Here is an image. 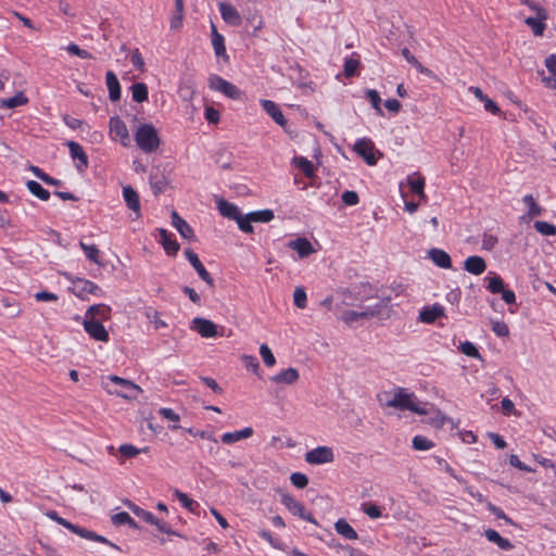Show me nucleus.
<instances>
[{"mask_svg":"<svg viewBox=\"0 0 556 556\" xmlns=\"http://www.w3.org/2000/svg\"><path fill=\"white\" fill-rule=\"evenodd\" d=\"M46 516L58 522L59 525L63 526L64 528L68 529L71 532L79 535L80 538L83 539H86V540H91V541H96V542H99V543H102V544H106L117 551H121V547L114 543H112L111 541H109L106 538H104L103 535H100L91 530H88V529H85V528H81L77 525H74L72 523L71 521L64 519L63 517L59 516L58 511L55 510H48L46 513Z\"/></svg>","mask_w":556,"mask_h":556,"instance_id":"f257e3e1","label":"nucleus"},{"mask_svg":"<svg viewBox=\"0 0 556 556\" xmlns=\"http://www.w3.org/2000/svg\"><path fill=\"white\" fill-rule=\"evenodd\" d=\"M135 141L138 148L146 153L156 151L161 143L156 128L152 124L140 125L135 132Z\"/></svg>","mask_w":556,"mask_h":556,"instance_id":"f03ea898","label":"nucleus"},{"mask_svg":"<svg viewBox=\"0 0 556 556\" xmlns=\"http://www.w3.org/2000/svg\"><path fill=\"white\" fill-rule=\"evenodd\" d=\"M384 405L388 407L397 408L400 410H409L419 415H425L427 413L416 403L415 394L407 393L402 388L395 389L392 399L387 400Z\"/></svg>","mask_w":556,"mask_h":556,"instance_id":"7ed1b4c3","label":"nucleus"},{"mask_svg":"<svg viewBox=\"0 0 556 556\" xmlns=\"http://www.w3.org/2000/svg\"><path fill=\"white\" fill-rule=\"evenodd\" d=\"M66 278L71 281L72 286L70 288L71 292L75 294L77 298L81 300H87L88 294H93L97 296H102V289L91 280L80 278V277H72L70 275H65Z\"/></svg>","mask_w":556,"mask_h":556,"instance_id":"20e7f679","label":"nucleus"},{"mask_svg":"<svg viewBox=\"0 0 556 556\" xmlns=\"http://www.w3.org/2000/svg\"><path fill=\"white\" fill-rule=\"evenodd\" d=\"M208 87L225 94L232 100H239L243 92L232 83L224 79L218 75H211L208 78Z\"/></svg>","mask_w":556,"mask_h":556,"instance_id":"39448f33","label":"nucleus"},{"mask_svg":"<svg viewBox=\"0 0 556 556\" xmlns=\"http://www.w3.org/2000/svg\"><path fill=\"white\" fill-rule=\"evenodd\" d=\"M333 459V450L329 446H318L305 453V462L309 465L328 464Z\"/></svg>","mask_w":556,"mask_h":556,"instance_id":"423d86ee","label":"nucleus"},{"mask_svg":"<svg viewBox=\"0 0 556 556\" xmlns=\"http://www.w3.org/2000/svg\"><path fill=\"white\" fill-rule=\"evenodd\" d=\"M110 380L121 387V389L115 390L114 393L124 399H136L137 393L141 391V389L130 380L121 378L118 376H110ZM110 392L113 393V391Z\"/></svg>","mask_w":556,"mask_h":556,"instance_id":"0eeeda50","label":"nucleus"},{"mask_svg":"<svg viewBox=\"0 0 556 556\" xmlns=\"http://www.w3.org/2000/svg\"><path fill=\"white\" fill-rule=\"evenodd\" d=\"M184 254L194 270L198 273L199 277L210 287H214V279L200 261L198 254L192 249H186Z\"/></svg>","mask_w":556,"mask_h":556,"instance_id":"6e6552de","label":"nucleus"},{"mask_svg":"<svg viewBox=\"0 0 556 556\" xmlns=\"http://www.w3.org/2000/svg\"><path fill=\"white\" fill-rule=\"evenodd\" d=\"M84 329L92 339L97 341L108 342L110 340L109 332L101 324V321L96 318H86L84 320Z\"/></svg>","mask_w":556,"mask_h":556,"instance_id":"1a4fd4ad","label":"nucleus"},{"mask_svg":"<svg viewBox=\"0 0 556 556\" xmlns=\"http://www.w3.org/2000/svg\"><path fill=\"white\" fill-rule=\"evenodd\" d=\"M190 328L197 331L202 338H215L218 336L217 325L203 317L193 318Z\"/></svg>","mask_w":556,"mask_h":556,"instance_id":"9d476101","label":"nucleus"},{"mask_svg":"<svg viewBox=\"0 0 556 556\" xmlns=\"http://www.w3.org/2000/svg\"><path fill=\"white\" fill-rule=\"evenodd\" d=\"M123 199L127 207L135 214L134 219L141 217V204L138 192L129 185L123 187Z\"/></svg>","mask_w":556,"mask_h":556,"instance_id":"9b49d317","label":"nucleus"},{"mask_svg":"<svg viewBox=\"0 0 556 556\" xmlns=\"http://www.w3.org/2000/svg\"><path fill=\"white\" fill-rule=\"evenodd\" d=\"M354 150L368 165H375L377 163V157L374 153L375 147L370 140L366 138L358 139L354 144Z\"/></svg>","mask_w":556,"mask_h":556,"instance_id":"f8f14e48","label":"nucleus"},{"mask_svg":"<svg viewBox=\"0 0 556 556\" xmlns=\"http://www.w3.org/2000/svg\"><path fill=\"white\" fill-rule=\"evenodd\" d=\"M67 147L70 149V153L73 160H77V163L75 164L76 169L79 173L85 172L88 168L89 162H88V155L84 151L83 147L75 141H68Z\"/></svg>","mask_w":556,"mask_h":556,"instance_id":"ddd939ff","label":"nucleus"},{"mask_svg":"<svg viewBox=\"0 0 556 556\" xmlns=\"http://www.w3.org/2000/svg\"><path fill=\"white\" fill-rule=\"evenodd\" d=\"M263 110L274 119L276 124L286 129L288 121L285 117L279 105L271 100L262 99L260 101Z\"/></svg>","mask_w":556,"mask_h":556,"instance_id":"4468645a","label":"nucleus"},{"mask_svg":"<svg viewBox=\"0 0 556 556\" xmlns=\"http://www.w3.org/2000/svg\"><path fill=\"white\" fill-rule=\"evenodd\" d=\"M219 13L223 20L232 26L241 25L242 18L238 10L230 3L219 2L218 3Z\"/></svg>","mask_w":556,"mask_h":556,"instance_id":"2eb2a0df","label":"nucleus"},{"mask_svg":"<svg viewBox=\"0 0 556 556\" xmlns=\"http://www.w3.org/2000/svg\"><path fill=\"white\" fill-rule=\"evenodd\" d=\"M157 231L160 235L159 242L162 244L166 254L170 256L176 255L177 252L179 251L180 245L177 242V240L173 238V233H170L164 228H159Z\"/></svg>","mask_w":556,"mask_h":556,"instance_id":"dca6fc26","label":"nucleus"},{"mask_svg":"<svg viewBox=\"0 0 556 556\" xmlns=\"http://www.w3.org/2000/svg\"><path fill=\"white\" fill-rule=\"evenodd\" d=\"M110 132L121 139L124 146L127 143L125 141L129 140V132L126 124L118 116H112L109 122Z\"/></svg>","mask_w":556,"mask_h":556,"instance_id":"f3484780","label":"nucleus"},{"mask_svg":"<svg viewBox=\"0 0 556 556\" xmlns=\"http://www.w3.org/2000/svg\"><path fill=\"white\" fill-rule=\"evenodd\" d=\"M172 224L182 238L191 241L195 240L193 229L176 211L172 212Z\"/></svg>","mask_w":556,"mask_h":556,"instance_id":"a211bd4d","label":"nucleus"},{"mask_svg":"<svg viewBox=\"0 0 556 556\" xmlns=\"http://www.w3.org/2000/svg\"><path fill=\"white\" fill-rule=\"evenodd\" d=\"M444 316V308L440 304L424 307L419 313V320L425 324H433L439 317Z\"/></svg>","mask_w":556,"mask_h":556,"instance_id":"6ab92c4d","label":"nucleus"},{"mask_svg":"<svg viewBox=\"0 0 556 556\" xmlns=\"http://www.w3.org/2000/svg\"><path fill=\"white\" fill-rule=\"evenodd\" d=\"M430 260L440 268H452V258L444 250L432 248L428 252Z\"/></svg>","mask_w":556,"mask_h":556,"instance_id":"aec40b11","label":"nucleus"},{"mask_svg":"<svg viewBox=\"0 0 556 556\" xmlns=\"http://www.w3.org/2000/svg\"><path fill=\"white\" fill-rule=\"evenodd\" d=\"M464 269L472 275H481L486 269V263L481 256H468L464 262Z\"/></svg>","mask_w":556,"mask_h":556,"instance_id":"412c9836","label":"nucleus"},{"mask_svg":"<svg viewBox=\"0 0 556 556\" xmlns=\"http://www.w3.org/2000/svg\"><path fill=\"white\" fill-rule=\"evenodd\" d=\"M288 247L296 251L301 258L307 257L315 251L312 243L306 238H296L291 240L289 241Z\"/></svg>","mask_w":556,"mask_h":556,"instance_id":"4be33fe9","label":"nucleus"},{"mask_svg":"<svg viewBox=\"0 0 556 556\" xmlns=\"http://www.w3.org/2000/svg\"><path fill=\"white\" fill-rule=\"evenodd\" d=\"M217 210L223 217H226L230 220L237 219L238 216L241 214V211L236 204L225 199H219L217 201Z\"/></svg>","mask_w":556,"mask_h":556,"instance_id":"5701e85b","label":"nucleus"},{"mask_svg":"<svg viewBox=\"0 0 556 556\" xmlns=\"http://www.w3.org/2000/svg\"><path fill=\"white\" fill-rule=\"evenodd\" d=\"M280 502L294 516L302 515L304 505L296 501L291 494L280 491Z\"/></svg>","mask_w":556,"mask_h":556,"instance_id":"b1692460","label":"nucleus"},{"mask_svg":"<svg viewBox=\"0 0 556 556\" xmlns=\"http://www.w3.org/2000/svg\"><path fill=\"white\" fill-rule=\"evenodd\" d=\"M105 81L109 89V98L112 102H116L121 99V85L117 76L112 71H108L105 75Z\"/></svg>","mask_w":556,"mask_h":556,"instance_id":"393cba45","label":"nucleus"},{"mask_svg":"<svg viewBox=\"0 0 556 556\" xmlns=\"http://www.w3.org/2000/svg\"><path fill=\"white\" fill-rule=\"evenodd\" d=\"M299 380V371L293 367H289L271 377L275 383L293 384Z\"/></svg>","mask_w":556,"mask_h":556,"instance_id":"a878e982","label":"nucleus"},{"mask_svg":"<svg viewBox=\"0 0 556 556\" xmlns=\"http://www.w3.org/2000/svg\"><path fill=\"white\" fill-rule=\"evenodd\" d=\"M253 428L247 427L239 431L226 432L222 435V442L225 444H232L240 440L248 439L253 434Z\"/></svg>","mask_w":556,"mask_h":556,"instance_id":"bb28decb","label":"nucleus"},{"mask_svg":"<svg viewBox=\"0 0 556 556\" xmlns=\"http://www.w3.org/2000/svg\"><path fill=\"white\" fill-rule=\"evenodd\" d=\"M212 46L217 56L228 60L224 36L217 31L214 25H212Z\"/></svg>","mask_w":556,"mask_h":556,"instance_id":"cd10ccee","label":"nucleus"},{"mask_svg":"<svg viewBox=\"0 0 556 556\" xmlns=\"http://www.w3.org/2000/svg\"><path fill=\"white\" fill-rule=\"evenodd\" d=\"M363 287L368 288L369 292L365 296L359 299L361 301L377 298L382 303V305H384L386 307H388L390 309V305H391V301H392L391 292L387 293L386 290L378 291L377 289H374L370 285H366Z\"/></svg>","mask_w":556,"mask_h":556,"instance_id":"c85d7f7f","label":"nucleus"},{"mask_svg":"<svg viewBox=\"0 0 556 556\" xmlns=\"http://www.w3.org/2000/svg\"><path fill=\"white\" fill-rule=\"evenodd\" d=\"M484 535L490 542L496 544L503 551H510L514 547L508 539L501 536L494 529H486Z\"/></svg>","mask_w":556,"mask_h":556,"instance_id":"c756f323","label":"nucleus"},{"mask_svg":"<svg viewBox=\"0 0 556 556\" xmlns=\"http://www.w3.org/2000/svg\"><path fill=\"white\" fill-rule=\"evenodd\" d=\"M364 311L367 318L378 317L380 319H387L390 317V309L382 305L380 301L374 305L364 307Z\"/></svg>","mask_w":556,"mask_h":556,"instance_id":"7c9ffc66","label":"nucleus"},{"mask_svg":"<svg viewBox=\"0 0 556 556\" xmlns=\"http://www.w3.org/2000/svg\"><path fill=\"white\" fill-rule=\"evenodd\" d=\"M407 182L410 191L420 198H426L425 194V178L419 173H414L407 177Z\"/></svg>","mask_w":556,"mask_h":556,"instance_id":"2f4dec72","label":"nucleus"},{"mask_svg":"<svg viewBox=\"0 0 556 556\" xmlns=\"http://www.w3.org/2000/svg\"><path fill=\"white\" fill-rule=\"evenodd\" d=\"M111 307L106 304H93L87 309L86 317H99L101 319L108 320L111 318Z\"/></svg>","mask_w":556,"mask_h":556,"instance_id":"473e14b6","label":"nucleus"},{"mask_svg":"<svg viewBox=\"0 0 556 556\" xmlns=\"http://www.w3.org/2000/svg\"><path fill=\"white\" fill-rule=\"evenodd\" d=\"M334 530L337 531L338 534L342 535L346 540H357L358 539L357 532L343 518L336 521Z\"/></svg>","mask_w":556,"mask_h":556,"instance_id":"72a5a7b5","label":"nucleus"},{"mask_svg":"<svg viewBox=\"0 0 556 556\" xmlns=\"http://www.w3.org/2000/svg\"><path fill=\"white\" fill-rule=\"evenodd\" d=\"M27 102L28 98L24 94V92L20 91L11 98L2 99L0 101V108L14 109L17 106L25 105Z\"/></svg>","mask_w":556,"mask_h":556,"instance_id":"f704fd0d","label":"nucleus"},{"mask_svg":"<svg viewBox=\"0 0 556 556\" xmlns=\"http://www.w3.org/2000/svg\"><path fill=\"white\" fill-rule=\"evenodd\" d=\"M131 97L135 102L141 103L148 100L149 91L144 83H135L131 87Z\"/></svg>","mask_w":556,"mask_h":556,"instance_id":"c9c22d12","label":"nucleus"},{"mask_svg":"<svg viewBox=\"0 0 556 556\" xmlns=\"http://www.w3.org/2000/svg\"><path fill=\"white\" fill-rule=\"evenodd\" d=\"M485 280L488 281L486 289L491 293L497 294L505 289L503 279L495 273H490Z\"/></svg>","mask_w":556,"mask_h":556,"instance_id":"e433bc0d","label":"nucleus"},{"mask_svg":"<svg viewBox=\"0 0 556 556\" xmlns=\"http://www.w3.org/2000/svg\"><path fill=\"white\" fill-rule=\"evenodd\" d=\"M128 508L132 511L134 515H136L138 518L142 519L147 523H156V517L150 513L144 510L143 508L139 507L138 505L127 502Z\"/></svg>","mask_w":556,"mask_h":556,"instance_id":"4c0bfd02","label":"nucleus"},{"mask_svg":"<svg viewBox=\"0 0 556 556\" xmlns=\"http://www.w3.org/2000/svg\"><path fill=\"white\" fill-rule=\"evenodd\" d=\"M150 186L154 195H159L165 190L167 186V180L162 174H151L150 176Z\"/></svg>","mask_w":556,"mask_h":556,"instance_id":"58836bf2","label":"nucleus"},{"mask_svg":"<svg viewBox=\"0 0 556 556\" xmlns=\"http://www.w3.org/2000/svg\"><path fill=\"white\" fill-rule=\"evenodd\" d=\"M546 18L540 17L536 15L535 17L529 16L525 20V23L532 29L535 36H542L545 30V21Z\"/></svg>","mask_w":556,"mask_h":556,"instance_id":"ea45409f","label":"nucleus"},{"mask_svg":"<svg viewBox=\"0 0 556 556\" xmlns=\"http://www.w3.org/2000/svg\"><path fill=\"white\" fill-rule=\"evenodd\" d=\"M522 202L528 206V217L534 218L542 215L543 208L535 202L532 194H526Z\"/></svg>","mask_w":556,"mask_h":556,"instance_id":"a19ab883","label":"nucleus"},{"mask_svg":"<svg viewBox=\"0 0 556 556\" xmlns=\"http://www.w3.org/2000/svg\"><path fill=\"white\" fill-rule=\"evenodd\" d=\"M26 186H27V189L29 190V192L31 194H34L35 197H37L38 199H40L42 201L49 200L50 192L47 189H45L39 182H37L35 180H28Z\"/></svg>","mask_w":556,"mask_h":556,"instance_id":"79ce46f5","label":"nucleus"},{"mask_svg":"<svg viewBox=\"0 0 556 556\" xmlns=\"http://www.w3.org/2000/svg\"><path fill=\"white\" fill-rule=\"evenodd\" d=\"M184 17V1L175 0V12L170 18V28L178 29L182 25Z\"/></svg>","mask_w":556,"mask_h":556,"instance_id":"37998d69","label":"nucleus"},{"mask_svg":"<svg viewBox=\"0 0 556 556\" xmlns=\"http://www.w3.org/2000/svg\"><path fill=\"white\" fill-rule=\"evenodd\" d=\"M361 62L357 59L346 58L344 60L343 73L346 78L354 77L358 74Z\"/></svg>","mask_w":556,"mask_h":556,"instance_id":"c03bdc74","label":"nucleus"},{"mask_svg":"<svg viewBox=\"0 0 556 556\" xmlns=\"http://www.w3.org/2000/svg\"><path fill=\"white\" fill-rule=\"evenodd\" d=\"M112 522L116 526L128 525L132 529H139V525L126 511H121L113 515Z\"/></svg>","mask_w":556,"mask_h":556,"instance_id":"a18cd8bd","label":"nucleus"},{"mask_svg":"<svg viewBox=\"0 0 556 556\" xmlns=\"http://www.w3.org/2000/svg\"><path fill=\"white\" fill-rule=\"evenodd\" d=\"M79 247L90 262L100 264V251L94 244H86L85 242L79 241Z\"/></svg>","mask_w":556,"mask_h":556,"instance_id":"49530a36","label":"nucleus"},{"mask_svg":"<svg viewBox=\"0 0 556 556\" xmlns=\"http://www.w3.org/2000/svg\"><path fill=\"white\" fill-rule=\"evenodd\" d=\"M293 163L295 164V166L298 168H300L303 172V174L306 177H312L314 175V166H313L312 162L308 161L306 157L295 156L293 159Z\"/></svg>","mask_w":556,"mask_h":556,"instance_id":"de8ad7c7","label":"nucleus"},{"mask_svg":"<svg viewBox=\"0 0 556 556\" xmlns=\"http://www.w3.org/2000/svg\"><path fill=\"white\" fill-rule=\"evenodd\" d=\"M250 217L253 223H269L274 219V212L269 208L250 212Z\"/></svg>","mask_w":556,"mask_h":556,"instance_id":"09e8293b","label":"nucleus"},{"mask_svg":"<svg viewBox=\"0 0 556 556\" xmlns=\"http://www.w3.org/2000/svg\"><path fill=\"white\" fill-rule=\"evenodd\" d=\"M30 169L37 178L49 186H60L62 184L61 180L51 177L37 166H31Z\"/></svg>","mask_w":556,"mask_h":556,"instance_id":"8fccbe9b","label":"nucleus"},{"mask_svg":"<svg viewBox=\"0 0 556 556\" xmlns=\"http://www.w3.org/2000/svg\"><path fill=\"white\" fill-rule=\"evenodd\" d=\"M250 213L247 215H242V213L238 216L235 222L237 223L239 229L244 233H252L254 231V228L252 226L253 219H250Z\"/></svg>","mask_w":556,"mask_h":556,"instance_id":"3c124183","label":"nucleus"},{"mask_svg":"<svg viewBox=\"0 0 556 556\" xmlns=\"http://www.w3.org/2000/svg\"><path fill=\"white\" fill-rule=\"evenodd\" d=\"M434 446V443L424 435L413 438V447L417 451H428Z\"/></svg>","mask_w":556,"mask_h":556,"instance_id":"603ef678","label":"nucleus"},{"mask_svg":"<svg viewBox=\"0 0 556 556\" xmlns=\"http://www.w3.org/2000/svg\"><path fill=\"white\" fill-rule=\"evenodd\" d=\"M534 229L544 236L556 235V226L543 220L534 222Z\"/></svg>","mask_w":556,"mask_h":556,"instance_id":"864d4df0","label":"nucleus"},{"mask_svg":"<svg viewBox=\"0 0 556 556\" xmlns=\"http://www.w3.org/2000/svg\"><path fill=\"white\" fill-rule=\"evenodd\" d=\"M294 305L299 308H305L307 304V296L303 287H296L293 292Z\"/></svg>","mask_w":556,"mask_h":556,"instance_id":"5fc2aeb1","label":"nucleus"},{"mask_svg":"<svg viewBox=\"0 0 556 556\" xmlns=\"http://www.w3.org/2000/svg\"><path fill=\"white\" fill-rule=\"evenodd\" d=\"M459 350L466 356L473 357V358H477V359H481V354L479 353L477 346L473 343L469 342V341L462 342L460 345H459Z\"/></svg>","mask_w":556,"mask_h":556,"instance_id":"6e6d98bb","label":"nucleus"},{"mask_svg":"<svg viewBox=\"0 0 556 556\" xmlns=\"http://www.w3.org/2000/svg\"><path fill=\"white\" fill-rule=\"evenodd\" d=\"M359 318H367L365 315V311H345L342 314V320L346 323L348 325H352L354 321L358 320Z\"/></svg>","mask_w":556,"mask_h":556,"instance_id":"4d7b16f0","label":"nucleus"},{"mask_svg":"<svg viewBox=\"0 0 556 556\" xmlns=\"http://www.w3.org/2000/svg\"><path fill=\"white\" fill-rule=\"evenodd\" d=\"M260 354H261L263 362L265 363L266 366L271 367L276 364V358L267 344L261 345Z\"/></svg>","mask_w":556,"mask_h":556,"instance_id":"13d9d810","label":"nucleus"},{"mask_svg":"<svg viewBox=\"0 0 556 556\" xmlns=\"http://www.w3.org/2000/svg\"><path fill=\"white\" fill-rule=\"evenodd\" d=\"M366 97H367V99L370 101V103H371L372 108H374V109H375V110H376L380 115H382V114H383V112H382L381 106H380V104H381V98H380V96H379L378 91H377V90H374V89H369V90H367V91H366Z\"/></svg>","mask_w":556,"mask_h":556,"instance_id":"bf43d9fd","label":"nucleus"},{"mask_svg":"<svg viewBox=\"0 0 556 556\" xmlns=\"http://www.w3.org/2000/svg\"><path fill=\"white\" fill-rule=\"evenodd\" d=\"M291 483L298 489H304L308 484V478L302 472H293L290 476Z\"/></svg>","mask_w":556,"mask_h":556,"instance_id":"052dcab7","label":"nucleus"},{"mask_svg":"<svg viewBox=\"0 0 556 556\" xmlns=\"http://www.w3.org/2000/svg\"><path fill=\"white\" fill-rule=\"evenodd\" d=\"M175 496L178 498V501L181 503V505L189 509V510H193V506L194 505H198L193 500H191L186 493L179 491V490H176L175 491Z\"/></svg>","mask_w":556,"mask_h":556,"instance_id":"680f3d73","label":"nucleus"},{"mask_svg":"<svg viewBox=\"0 0 556 556\" xmlns=\"http://www.w3.org/2000/svg\"><path fill=\"white\" fill-rule=\"evenodd\" d=\"M118 451L126 458L135 457L141 452V450L137 448L135 445L127 443L122 444Z\"/></svg>","mask_w":556,"mask_h":556,"instance_id":"e2e57ef3","label":"nucleus"},{"mask_svg":"<svg viewBox=\"0 0 556 556\" xmlns=\"http://www.w3.org/2000/svg\"><path fill=\"white\" fill-rule=\"evenodd\" d=\"M342 202L345 205L353 206L356 205L359 202V197L357 192L352 190H346L342 193Z\"/></svg>","mask_w":556,"mask_h":556,"instance_id":"0e129e2a","label":"nucleus"},{"mask_svg":"<svg viewBox=\"0 0 556 556\" xmlns=\"http://www.w3.org/2000/svg\"><path fill=\"white\" fill-rule=\"evenodd\" d=\"M498 240L496 236L484 232L482 236V249L486 251H491L495 248Z\"/></svg>","mask_w":556,"mask_h":556,"instance_id":"69168bd1","label":"nucleus"},{"mask_svg":"<svg viewBox=\"0 0 556 556\" xmlns=\"http://www.w3.org/2000/svg\"><path fill=\"white\" fill-rule=\"evenodd\" d=\"M204 116L208 123L217 124L219 122L220 114L213 106H206Z\"/></svg>","mask_w":556,"mask_h":556,"instance_id":"338daca9","label":"nucleus"},{"mask_svg":"<svg viewBox=\"0 0 556 556\" xmlns=\"http://www.w3.org/2000/svg\"><path fill=\"white\" fill-rule=\"evenodd\" d=\"M492 330L498 337H507L509 334L508 326L505 323H503V321H495V323H493Z\"/></svg>","mask_w":556,"mask_h":556,"instance_id":"774afa93","label":"nucleus"}]
</instances>
